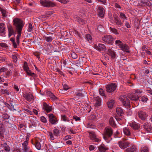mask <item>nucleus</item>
Segmentation results:
<instances>
[{
    "instance_id": "f257e3e1",
    "label": "nucleus",
    "mask_w": 152,
    "mask_h": 152,
    "mask_svg": "<svg viewBox=\"0 0 152 152\" xmlns=\"http://www.w3.org/2000/svg\"><path fill=\"white\" fill-rule=\"evenodd\" d=\"M142 93V91L140 89L134 90L132 94L128 95V97L132 100L137 101Z\"/></svg>"
},
{
    "instance_id": "f03ea898",
    "label": "nucleus",
    "mask_w": 152,
    "mask_h": 152,
    "mask_svg": "<svg viewBox=\"0 0 152 152\" xmlns=\"http://www.w3.org/2000/svg\"><path fill=\"white\" fill-rule=\"evenodd\" d=\"M113 133L112 129L109 126H107L104 129L103 137L104 140H106L107 138L110 137Z\"/></svg>"
},
{
    "instance_id": "7ed1b4c3",
    "label": "nucleus",
    "mask_w": 152,
    "mask_h": 152,
    "mask_svg": "<svg viewBox=\"0 0 152 152\" xmlns=\"http://www.w3.org/2000/svg\"><path fill=\"white\" fill-rule=\"evenodd\" d=\"M18 32V35L16 37V41H15V39L13 38H11L10 39V41L12 42L13 45L14 47L16 48L17 46L19 44V38L20 37L21 35V31L22 30H17Z\"/></svg>"
},
{
    "instance_id": "20e7f679",
    "label": "nucleus",
    "mask_w": 152,
    "mask_h": 152,
    "mask_svg": "<svg viewBox=\"0 0 152 152\" xmlns=\"http://www.w3.org/2000/svg\"><path fill=\"white\" fill-rule=\"evenodd\" d=\"M13 22L17 30H22L24 23L21 19L18 18H15L14 19Z\"/></svg>"
},
{
    "instance_id": "39448f33",
    "label": "nucleus",
    "mask_w": 152,
    "mask_h": 152,
    "mask_svg": "<svg viewBox=\"0 0 152 152\" xmlns=\"http://www.w3.org/2000/svg\"><path fill=\"white\" fill-rule=\"evenodd\" d=\"M118 144L121 149L124 150L130 146V142L126 140H122L118 142Z\"/></svg>"
},
{
    "instance_id": "423d86ee",
    "label": "nucleus",
    "mask_w": 152,
    "mask_h": 152,
    "mask_svg": "<svg viewBox=\"0 0 152 152\" xmlns=\"http://www.w3.org/2000/svg\"><path fill=\"white\" fill-rule=\"evenodd\" d=\"M119 99L124 106L126 107L127 108L129 107L130 105V103L126 96H121L119 98Z\"/></svg>"
},
{
    "instance_id": "0eeeda50",
    "label": "nucleus",
    "mask_w": 152,
    "mask_h": 152,
    "mask_svg": "<svg viewBox=\"0 0 152 152\" xmlns=\"http://www.w3.org/2000/svg\"><path fill=\"white\" fill-rule=\"evenodd\" d=\"M102 40L107 44L112 45L114 40L112 36L110 35H105L102 37Z\"/></svg>"
},
{
    "instance_id": "6e6552de",
    "label": "nucleus",
    "mask_w": 152,
    "mask_h": 152,
    "mask_svg": "<svg viewBox=\"0 0 152 152\" xmlns=\"http://www.w3.org/2000/svg\"><path fill=\"white\" fill-rule=\"evenodd\" d=\"M117 87L116 84L111 83L108 84L106 86V91L107 92L111 93L115 91Z\"/></svg>"
},
{
    "instance_id": "1a4fd4ad",
    "label": "nucleus",
    "mask_w": 152,
    "mask_h": 152,
    "mask_svg": "<svg viewBox=\"0 0 152 152\" xmlns=\"http://www.w3.org/2000/svg\"><path fill=\"white\" fill-rule=\"evenodd\" d=\"M40 3L41 5L46 7H51L55 6V4L51 1L49 0H40Z\"/></svg>"
},
{
    "instance_id": "9d476101",
    "label": "nucleus",
    "mask_w": 152,
    "mask_h": 152,
    "mask_svg": "<svg viewBox=\"0 0 152 152\" xmlns=\"http://www.w3.org/2000/svg\"><path fill=\"white\" fill-rule=\"evenodd\" d=\"M24 98L28 101L30 102L34 99V97L33 95L30 93L25 92L23 94Z\"/></svg>"
},
{
    "instance_id": "9b49d317",
    "label": "nucleus",
    "mask_w": 152,
    "mask_h": 152,
    "mask_svg": "<svg viewBox=\"0 0 152 152\" xmlns=\"http://www.w3.org/2000/svg\"><path fill=\"white\" fill-rule=\"evenodd\" d=\"M93 47L94 49L99 51H104L106 50L105 45L99 43L98 44H94Z\"/></svg>"
},
{
    "instance_id": "f8f14e48",
    "label": "nucleus",
    "mask_w": 152,
    "mask_h": 152,
    "mask_svg": "<svg viewBox=\"0 0 152 152\" xmlns=\"http://www.w3.org/2000/svg\"><path fill=\"white\" fill-rule=\"evenodd\" d=\"M30 121L32 125L29 126L30 128L32 126H36L38 124L39 121L37 120V118L35 117L32 116L29 117Z\"/></svg>"
},
{
    "instance_id": "ddd939ff",
    "label": "nucleus",
    "mask_w": 152,
    "mask_h": 152,
    "mask_svg": "<svg viewBox=\"0 0 152 152\" xmlns=\"http://www.w3.org/2000/svg\"><path fill=\"white\" fill-rule=\"evenodd\" d=\"M105 11L104 9L101 6H99L98 7L97 12L99 17L103 18L104 17L105 14Z\"/></svg>"
},
{
    "instance_id": "4468645a",
    "label": "nucleus",
    "mask_w": 152,
    "mask_h": 152,
    "mask_svg": "<svg viewBox=\"0 0 152 152\" xmlns=\"http://www.w3.org/2000/svg\"><path fill=\"white\" fill-rule=\"evenodd\" d=\"M49 118V122L52 124H56L57 122V119L54 115L52 114H50L48 115Z\"/></svg>"
},
{
    "instance_id": "2eb2a0df",
    "label": "nucleus",
    "mask_w": 152,
    "mask_h": 152,
    "mask_svg": "<svg viewBox=\"0 0 152 152\" xmlns=\"http://www.w3.org/2000/svg\"><path fill=\"white\" fill-rule=\"evenodd\" d=\"M138 115L139 117L142 120H145L148 116L147 114L145 112L142 110L139 111Z\"/></svg>"
},
{
    "instance_id": "dca6fc26",
    "label": "nucleus",
    "mask_w": 152,
    "mask_h": 152,
    "mask_svg": "<svg viewBox=\"0 0 152 152\" xmlns=\"http://www.w3.org/2000/svg\"><path fill=\"white\" fill-rule=\"evenodd\" d=\"M42 106L43 109L47 113L50 112L52 110V107L49 105L45 102L43 103Z\"/></svg>"
},
{
    "instance_id": "f3484780",
    "label": "nucleus",
    "mask_w": 152,
    "mask_h": 152,
    "mask_svg": "<svg viewBox=\"0 0 152 152\" xmlns=\"http://www.w3.org/2000/svg\"><path fill=\"white\" fill-rule=\"evenodd\" d=\"M113 18L114 20L115 23L118 26H122L123 23L121 22V20L116 14L113 15Z\"/></svg>"
},
{
    "instance_id": "a211bd4d",
    "label": "nucleus",
    "mask_w": 152,
    "mask_h": 152,
    "mask_svg": "<svg viewBox=\"0 0 152 152\" xmlns=\"http://www.w3.org/2000/svg\"><path fill=\"white\" fill-rule=\"evenodd\" d=\"M2 148H3L7 152H9L10 150V147L6 142L1 144L0 149L1 150L0 151V152H3V150H2Z\"/></svg>"
},
{
    "instance_id": "6ab92c4d",
    "label": "nucleus",
    "mask_w": 152,
    "mask_h": 152,
    "mask_svg": "<svg viewBox=\"0 0 152 152\" xmlns=\"http://www.w3.org/2000/svg\"><path fill=\"white\" fill-rule=\"evenodd\" d=\"M5 24L4 23H0V35L2 36H4L5 33Z\"/></svg>"
},
{
    "instance_id": "aec40b11",
    "label": "nucleus",
    "mask_w": 152,
    "mask_h": 152,
    "mask_svg": "<svg viewBox=\"0 0 152 152\" xmlns=\"http://www.w3.org/2000/svg\"><path fill=\"white\" fill-rule=\"evenodd\" d=\"M129 125L135 130H137L140 128V124L135 122H130Z\"/></svg>"
},
{
    "instance_id": "412c9836",
    "label": "nucleus",
    "mask_w": 152,
    "mask_h": 152,
    "mask_svg": "<svg viewBox=\"0 0 152 152\" xmlns=\"http://www.w3.org/2000/svg\"><path fill=\"white\" fill-rule=\"evenodd\" d=\"M143 126L144 129L147 132H150L152 131V127L150 124L148 123H145Z\"/></svg>"
},
{
    "instance_id": "4be33fe9",
    "label": "nucleus",
    "mask_w": 152,
    "mask_h": 152,
    "mask_svg": "<svg viewBox=\"0 0 152 152\" xmlns=\"http://www.w3.org/2000/svg\"><path fill=\"white\" fill-rule=\"evenodd\" d=\"M28 143L26 142H24L22 144V150L24 152H29L30 148L28 146Z\"/></svg>"
},
{
    "instance_id": "5701e85b",
    "label": "nucleus",
    "mask_w": 152,
    "mask_h": 152,
    "mask_svg": "<svg viewBox=\"0 0 152 152\" xmlns=\"http://www.w3.org/2000/svg\"><path fill=\"white\" fill-rule=\"evenodd\" d=\"M137 148L134 145H132L131 147L127 148L125 152H137Z\"/></svg>"
},
{
    "instance_id": "b1692460",
    "label": "nucleus",
    "mask_w": 152,
    "mask_h": 152,
    "mask_svg": "<svg viewBox=\"0 0 152 152\" xmlns=\"http://www.w3.org/2000/svg\"><path fill=\"white\" fill-rule=\"evenodd\" d=\"M107 53L108 55L110 56L112 58L114 59L116 57V54L114 51L111 49H109L107 52Z\"/></svg>"
},
{
    "instance_id": "393cba45",
    "label": "nucleus",
    "mask_w": 152,
    "mask_h": 152,
    "mask_svg": "<svg viewBox=\"0 0 152 152\" xmlns=\"http://www.w3.org/2000/svg\"><path fill=\"white\" fill-rule=\"evenodd\" d=\"M120 48L124 51H125L127 53L129 52V46L123 43Z\"/></svg>"
},
{
    "instance_id": "a878e982",
    "label": "nucleus",
    "mask_w": 152,
    "mask_h": 152,
    "mask_svg": "<svg viewBox=\"0 0 152 152\" xmlns=\"http://www.w3.org/2000/svg\"><path fill=\"white\" fill-rule=\"evenodd\" d=\"M8 31L9 32L8 36L9 37H10L12 35L15 34L13 28L11 26H9L8 27Z\"/></svg>"
},
{
    "instance_id": "bb28decb",
    "label": "nucleus",
    "mask_w": 152,
    "mask_h": 152,
    "mask_svg": "<svg viewBox=\"0 0 152 152\" xmlns=\"http://www.w3.org/2000/svg\"><path fill=\"white\" fill-rule=\"evenodd\" d=\"M98 149L99 151L105 152L108 150V148L104 144H101L99 147Z\"/></svg>"
},
{
    "instance_id": "cd10ccee",
    "label": "nucleus",
    "mask_w": 152,
    "mask_h": 152,
    "mask_svg": "<svg viewBox=\"0 0 152 152\" xmlns=\"http://www.w3.org/2000/svg\"><path fill=\"white\" fill-rule=\"evenodd\" d=\"M109 123L114 128L116 127V125L114 121V118L111 117L110 118L109 120Z\"/></svg>"
},
{
    "instance_id": "c85d7f7f",
    "label": "nucleus",
    "mask_w": 152,
    "mask_h": 152,
    "mask_svg": "<svg viewBox=\"0 0 152 152\" xmlns=\"http://www.w3.org/2000/svg\"><path fill=\"white\" fill-rule=\"evenodd\" d=\"M61 118L62 120L64 121L71 122L72 124H73L72 122V120H69L65 115H62L61 116Z\"/></svg>"
},
{
    "instance_id": "c756f323",
    "label": "nucleus",
    "mask_w": 152,
    "mask_h": 152,
    "mask_svg": "<svg viewBox=\"0 0 152 152\" xmlns=\"http://www.w3.org/2000/svg\"><path fill=\"white\" fill-rule=\"evenodd\" d=\"M32 143L35 145L36 148L38 150L41 149V145L40 142L38 141H35L34 143L33 141H32Z\"/></svg>"
},
{
    "instance_id": "7c9ffc66",
    "label": "nucleus",
    "mask_w": 152,
    "mask_h": 152,
    "mask_svg": "<svg viewBox=\"0 0 152 152\" xmlns=\"http://www.w3.org/2000/svg\"><path fill=\"white\" fill-rule=\"evenodd\" d=\"M123 131L124 134L127 136H129L130 135L131 132L129 129L127 127L124 128L123 129Z\"/></svg>"
},
{
    "instance_id": "2f4dec72",
    "label": "nucleus",
    "mask_w": 152,
    "mask_h": 152,
    "mask_svg": "<svg viewBox=\"0 0 152 152\" xmlns=\"http://www.w3.org/2000/svg\"><path fill=\"white\" fill-rule=\"evenodd\" d=\"M109 29L110 31L115 34V35H117L119 34V32L116 28L110 27Z\"/></svg>"
},
{
    "instance_id": "473e14b6",
    "label": "nucleus",
    "mask_w": 152,
    "mask_h": 152,
    "mask_svg": "<svg viewBox=\"0 0 152 152\" xmlns=\"http://www.w3.org/2000/svg\"><path fill=\"white\" fill-rule=\"evenodd\" d=\"M115 101L111 99L107 103L108 107L110 108H111L113 106Z\"/></svg>"
},
{
    "instance_id": "72a5a7b5",
    "label": "nucleus",
    "mask_w": 152,
    "mask_h": 152,
    "mask_svg": "<svg viewBox=\"0 0 152 152\" xmlns=\"http://www.w3.org/2000/svg\"><path fill=\"white\" fill-rule=\"evenodd\" d=\"M116 111L119 115H122L124 113V111L120 107H117L116 109Z\"/></svg>"
},
{
    "instance_id": "f704fd0d",
    "label": "nucleus",
    "mask_w": 152,
    "mask_h": 152,
    "mask_svg": "<svg viewBox=\"0 0 152 152\" xmlns=\"http://www.w3.org/2000/svg\"><path fill=\"white\" fill-rule=\"evenodd\" d=\"M89 136L90 138L91 139L94 140H95L96 139V136L94 132H89Z\"/></svg>"
},
{
    "instance_id": "c9c22d12",
    "label": "nucleus",
    "mask_w": 152,
    "mask_h": 152,
    "mask_svg": "<svg viewBox=\"0 0 152 152\" xmlns=\"http://www.w3.org/2000/svg\"><path fill=\"white\" fill-rule=\"evenodd\" d=\"M120 17L121 19L123 20V22L127 19V18L126 16V15L122 12L120 13Z\"/></svg>"
},
{
    "instance_id": "e433bc0d",
    "label": "nucleus",
    "mask_w": 152,
    "mask_h": 152,
    "mask_svg": "<svg viewBox=\"0 0 152 152\" xmlns=\"http://www.w3.org/2000/svg\"><path fill=\"white\" fill-rule=\"evenodd\" d=\"M49 96L50 99L53 101H56L58 99L57 98L51 93H50Z\"/></svg>"
},
{
    "instance_id": "4c0bfd02",
    "label": "nucleus",
    "mask_w": 152,
    "mask_h": 152,
    "mask_svg": "<svg viewBox=\"0 0 152 152\" xmlns=\"http://www.w3.org/2000/svg\"><path fill=\"white\" fill-rule=\"evenodd\" d=\"M52 45L51 44H47L44 48L45 50L47 51H50L51 49Z\"/></svg>"
},
{
    "instance_id": "58836bf2",
    "label": "nucleus",
    "mask_w": 152,
    "mask_h": 152,
    "mask_svg": "<svg viewBox=\"0 0 152 152\" xmlns=\"http://www.w3.org/2000/svg\"><path fill=\"white\" fill-rule=\"evenodd\" d=\"M123 43L122 42L119 40H117L115 42V45L116 46H118L119 48L121 46V45Z\"/></svg>"
},
{
    "instance_id": "ea45409f",
    "label": "nucleus",
    "mask_w": 152,
    "mask_h": 152,
    "mask_svg": "<svg viewBox=\"0 0 152 152\" xmlns=\"http://www.w3.org/2000/svg\"><path fill=\"white\" fill-rule=\"evenodd\" d=\"M86 40L89 43L91 42L92 38L91 36L89 34H87L86 36Z\"/></svg>"
},
{
    "instance_id": "a19ab883",
    "label": "nucleus",
    "mask_w": 152,
    "mask_h": 152,
    "mask_svg": "<svg viewBox=\"0 0 152 152\" xmlns=\"http://www.w3.org/2000/svg\"><path fill=\"white\" fill-rule=\"evenodd\" d=\"M142 102L144 103H146L147 101L148 100V99L147 96H143L141 97L140 98Z\"/></svg>"
},
{
    "instance_id": "79ce46f5",
    "label": "nucleus",
    "mask_w": 152,
    "mask_h": 152,
    "mask_svg": "<svg viewBox=\"0 0 152 152\" xmlns=\"http://www.w3.org/2000/svg\"><path fill=\"white\" fill-rule=\"evenodd\" d=\"M0 11L2 14V15L4 17L6 16V14L7 13L6 10L3 8H0Z\"/></svg>"
},
{
    "instance_id": "37998d69",
    "label": "nucleus",
    "mask_w": 152,
    "mask_h": 152,
    "mask_svg": "<svg viewBox=\"0 0 152 152\" xmlns=\"http://www.w3.org/2000/svg\"><path fill=\"white\" fill-rule=\"evenodd\" d=\"M1 92L2 94H6L7 95H9L10 94V92L7 89H1Z\"/></svg>"
},
{
    "instance_id": "c03bdc74",
    "label": "nucleus",
    "mask_w": 152,
    "mask_h": 152,
    "mask_svg": "<svg viewBox=\"0 0 152 152\" xmlns=\"http://www.w3.org/2000/svg\"><path fill=\"white\" fill-rule=\"evenodd\" d=\"M76 18L77 19L75 20H77L78 22H79V23L82 24L84 23V22L83 21V19L78 17H76Z\"/></svg>"
},
{
    "instance_id": "a18cd8bd",
    "label": "nucleus",
    "mask_w": 152,
    "mask_h": 152,
    "mask_svg": "<svg viewBox=\"0 0 152 152\" xmlns=\"http://www.w3.org/2000/svg\"><path fill=\"white\" fill-rule=\"evenodd\" d=\"M8 108L11 111H14V110H16L15 109L14 105H13V104L10 103V107H9Z\"/></svg>"
},
{
    "instance_id": "49530a36",
    "label": "nucleus",
    "mask_w": 152,
    "mask_h": 152,
    "mask_svg": "<svg viewBox=\"0 0 152 152\" xmlns=\"http://www.w3.org/2000/svg\"><path fill=\"white\" fill-rule=\"evenodd\" d=\"M33 27L31 23H29L28 24V28L27 31L28 32L31 31L33 29Z\"/></svg>"
},
{
    "instance_id": "de8ad7c7",
    "label": "nucleus",
    "mask_w": 152,
    "mask_h": 152,
    "mask_svg": "<svg viewBox=\"0 0 152 152\" xmlns=\"http://www.w3.org/2000/svg\"><path fill=\"white\" fill-rule=\"evenodd\" d=\"M45 39L47 42H51L52 40V38L50 37H46L45 38Z\"/></svg>"
},
{
    "instance_id": "09e8293b",
    "label": "nucleus",
    "mask_w": 152,
    "mask_h": 152,
    "mask_svg": "<svg viewBox=\"0 0 152 152\" xmlns=\"http://www.w3.org/2000/svg\"><path fill=\"white\" fill-rule=\"evenodd\" d=\"M2 118L4 120H5L9 119V117L8 115L6 113L3 114L2 116Z\"/></svg>"
},
{
    "instance_id": "8fccbe9b",
    "label": "nucleus",
    "mask_w": 152,
    "mask_h": 152,
    "mask_svg": "<svg viewBox=\"0 0 152 152\" xmlns=\"http://www.w3.org/2000/svg\"><path fill=\"white\" fill-rule=\"evenodd\" d=\"M74 64L75 65H76L77 66L80 67L81 66V64L80 63V61L79 60H78L75 61L74 62Z\"/></svg>"
},
{
    "instance_id": "3c124183",
    "label": "nucleus",
    "mask_w": 152,
    "mask_h": 152,
    "mask_svg": "<svg viewBox=\"0 0 152 152\" xmlns=\"http://www.w3.org/2000/svg\"><path fill=\"white\" fill-rule=\"evenodd\" d=\"M99 93L100 95L102 96H105L104 91L103 90L102 88H100L99 90Z\"/></svg>"
},
{
    "instance_id": "603ef678",
    "label": "nucleus",
    "mask_w": 152,
    "mask_h": 152,
    "mask_svg": "<svg viewBox=\"0 0 152 152\" xmlns=\"http://www.w3.org/2000/svg\"><path fill=\"white\" fill-rule=\"evenodd\" d=\"M23 69L26 72L29 69L28 67V66L27 63L26 62H25L24 63L23 65Z\"/></svg>"
},
{
    "instance_id": "864d4df0",
    "label": "nucleus",
    "mask_w": 152,
    "mask_h": 152,
    "mask_svg": "<svg viewBox=\"0 0 152 152\" xmlns=\"http://www.w3.org/2000/svg\"><path fill=\"white\" fill-rule=\"evenodd\" d=\"M48 135L49 136L50 138L52 140H54V137L52 132H49L48 133Z\"/></svg>"
},
{
    "instance_id": "5fc2aeb1",
    "label": "nucleus",
    "mask_w": 152,
    "mask_h": 152,
    "mask_svg": "<svg viewBox=\"0 0 152 152\" xmlns=\"http://www.w3.org/2000/svg\"><path fill=\"white\" fill-rule=\"evenodd\" d=\"M26 72L28 75L33 76L35 75L33 73L31 72V70L29 69L28 70L26 71Z\"/></svg>"
},
{
    "instance_id": "6e6d98bb",
    "label": "nucleus",
    "mask_w": 152,
    "mask_h": 152,
    "mask_svg": "<svg viewBox=\"0 0 152 152\" xmlns=\"http://www.w3.org/2000/svg\"><path fill=\"white\" fill-rule=\"evenodd\" d=\"M71 56L72 58L74 59H76L77 57V54L74 52H72L71 54Z\"/></svg>"
},
{
    "instance_id": "4d7b16f0",
    "label": "nucleus",
    "mask_w": 152,
    "mask_h": 152,
    "mask_svg": "<svg viewBox=\"0 0 152 152\" xmlns=\"http://www.w3.org/2000/svg\"><path fill=\"white\" fill-rule=\"evenodd\" d=\"M54 133L55 135L58 136L59 134V132L58 129H55L54 130Z\"/></svg>"
},
{
    "instance_id": "13d9d810",
    "label": "nucleus",
    "mask_w": 152,
    "mask_h": 152,
    "mask_svg": "<svg viewBox=\"0 0 152 152\" xmlns=\"http://www.w3.org/2000/svg\"><path fill=\"white\" fill-rule=\"evenodd\" d=\"M13 88L17 92L19 91L20 90V87H18V86L15 85H14Z\"/></svg>"
},
{
    "instance_id": "bf43d9fd",
    "label": "nucleus",
    "mask_w": 152,
    "mask_h": 152,
    "mask_svg": "<svg viewBox=\"0 0 152 152\" xmlns=\"http://www.w3.org/2000/svg\"><path fill=\"white\" fill-rule=\"evenodd\" d=\"M141 152H148V148L146 147L142 148L141 149Z\"/></svg>"
},
{
    "instance_id": "052dcab7",
    "label": "nucleus",
    "mask_w": 152,
    "mask_h": 152,
    "mask_svg": "<svg viewBox=\"0 0 152 152\" xmlns=\"http://www.w3.org/2000/svg\"><path fill=\"white\" fill-rule=\"evenodd\" d=\"M34 55L36 56L38 59L39 60L40 58L39 57V56L40 55V53L39 52H35L34 53Z\"/></svg>"
},
{
    "instance_id": "680f3d73",
    "label": "nucleus",
    "mask_w": 152,
    "mask_h": 152,
    "mask_svg": "<svg viewBox=\"0 0 152 152\" xmlns=\"http://www.w3.org/2000/svg\"><path fill=\"white\" fill-rule=\"evenodd\" d=\"M87 127L88 128H93L94 129L95 127V126L94 125L92 124L91 123H89L87 125Z\"/></svg>"
},
{
    "instance_id": "e2e57ef3",
    "label": "nucleus",
    "mask_w": 152,
    "mask_h": 152,
    "mask_svg": "<svg viewBox=\"0 0 152 152\" xmlns=\"http://www.w3.org/2000/svg\"><path fill=\"white\" fill-rule=\"evenodd\" d=\"M41 121L44 122V123H46L47 122V119L46 118L43 116H42L41 117Z\"/></svg>"
},
{
    "instance_id": "0e129e2a",
    "label": "nucleus",
    "mask_w": 152,
    "mask_h": 152,
    "mask_svg": "<svg viewBox=\"0 0 152 152\" xmlns=\"http://www.w3.org/2000/svg\"><path fill=\"white\" fill-rule=\"evenodd\" d=\"M97 29L99 31L101 32H102L103 28L102 26L101 25H99L97 27Z\"/></svg>"
},
{
    "instance_id": "69168bd1",
    "label": "nucleus",
    "mask_w": 152,
    "mask_h": 152,
    "mask_svg": "<svg viewBox=\"0 0 152 152\" xmlns=\"http://www.w3.org/2000/svg\"><path fill=\"white\" fill-rule=\"evenodd\" d=\"M33 112L35 114L37 115H38V113L39 112V109L36 110V109H33Z\"/></svg>"
},
{
    "instance_id": "338daca9",
    "label": "nucleus",
    "mask_w": 152,
    "mask_h": 152,
    "mask_svg": "<svg viewBox=\"0 0 152 152\" xmlns=\"http://www.w3.org/2000/svg\"><path fill=\"white\" fill-rule=\"evenodd\" d=\"M71 137L70 135H67L65 136L64 138V140H66L68 139H71Z\"/></svg>"
},
{
    "instance_id": "774afa93",
    "label": "nucleus",
    "mask_w": 152,
    "mask_h": 152,
    "mask_svg": "<svg viewBox=\"0 0 152 152\" xmlns=\"http://www.w3.org/2000/svg\"><path fill=\"white\" fill-rule=\"evenodd\" d=\"M94 99L96 101H101V99L99 96H94Z\"/></svg>"
}]
</instances>
